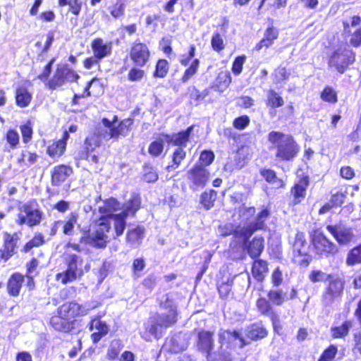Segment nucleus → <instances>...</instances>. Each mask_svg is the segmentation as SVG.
Returning <instances> with one entry per match:
<instances>
[{
  "instance_id": "nucleus-5",
  "label": "nucleus",
  "mask_w": 361,
  "mask_h": 361,
  "mask_svg": "<svg viewBox=\"0 0 361 361\" xmlns=\"http://www.w3.org/2000/svg\"><path fill=\"white\" fill-rule=\"evenodd\" d=\"M267 139L276 149L275 157L279 161H292L300 152V146L294 137L290 134L272 130L269 133Z\"/></svg>"
},
{
  "instance_id": "nucleus-27",
  "label": "nucleus",
  "mask_w": 361,
  "mask_h": 361,
  "mask_svg": "<svg viewBox=\"0 0 361 361\" xmlns=\"http://www.w3.org/2000/svg\"><path fill=\"white\" fill-rule=\"evenodd\" d=\"M346 198L344 192L337 191L331 195L328 202L323 204L318 210V214L322 216L330 212L332 209L340 207L343 205Z\"/></svg>"
},
{
  "instance_id": "nucleus-10",
  "label": "nucleus",
  "mask_w": 361,
  "mask_h": 361,
  "mask_svg": "<svg viewBox=\"0 0 361 361\" xmlns=\"http://www.w3.org/2000/svg\"><path fill=\"white\" fill-rule=\"evenodd\" d=\"M327 283L322 294V300L325 306H329L341 300L345 289V281L339 276L328 274Z\"/></svg>"
},
{
  "instance_id": "nucleus-41",
  "label": "nucleus",
  "mask_w": 361,
  "mask_h": 361,
  "mask_svg": "<svg viewBox=\"0 0 361 361\" xmlns=\"http://www.w3.org/2000/svg\"><path fill=\"white\" fill-rule=\"evenodd\" d=\"M353 326V320L346 319L341 325L331 326L330 329L331 338L339 339L346 337L349 334Z\"/></svg>"
},
{
  "instance_id": "nucleus-60",
  "label": "nucleus",
  "mask_w": 361,
  "mask_h": 361,
  "mask_svg": "<svg viewBox=\"0 0 361 361\" xmlns=\"http://www.w3.org/2000/svg\"><path fill=\"white\" fill-rule=\"evenodd\" d=\"M233 285V279L228 278L217 286V290L221 299H226L230 295Z\"/></svg>"
},
{
  "instance_id": "nucleus-50",
  "label": "nucleus",
  "mask_w": 361,
  "mask_h": 361,
  "mask_svg": "<svg viewBox=\"0 0 361 361\" xmlns=\"http://www.w3.org/2000/svg\"><path fill=\"white\" fill-rule=\"evenodd\" d=\"M58 5L59 7L68 6V12L78 16L81 12L82 3L81 0H58Z\"/></svg>"
},
{
  "instance_id": "nucleus-24",
  "label": "nucleus",
  "mask_w": 361,
  "mask_h": 361,
  "mask_svg": "<svg viewBox=\"0 0 361 361\" xmlns=\"http://www.w3.org/2000/svg\"><path fill=\"white\" fill-rule=\"evenodd\" d=\"M24 274L15 271L11 274L6 283V291L11 297H18L25 282Z\"/></svg>"
},
{
  "instance_id": "nucleus-64",
  "label": "nucleus",
  "mask_w": 361,
  "mask_h": 361,
  "mask_svg": "<svg viewBox=\"0 0 361 361\" xmlns=\"http://www.w3.org/2000/svg\"><path fill=\"white\" fill-rule=\"evenodd\" d=\"M211 47L214 51L218 53H220L225 49L224 39L219 32H214L212 36Z\"/></svg>"
},
{
  "instance_id": "nucleus-9",
  "label": "nucleus",
  "mask_w": 361,
  "mask_h": 361,
  "mask_svg": "<svg viewBox=\"0 0 361 361\" xmlns=\"http://www.w3.org/2000/svg\"><path fill=\"white\" fill-rule=\"evenodd\" d=\"M164 308H169L167 314H158L157 313L155 317H151L152 321L151 325L146 329V331L149 335L153 336L156 338H159L161 335V332L159 331V328H169L174 325L178 321V312L176 307L174 305H169V306H164Z\"/></svg>"
},
{
  "instance_id": "nucleus-55",
  "label": "nucleus",
  "mask_w": 361,
  "mask_h": 361,
  "mask_svg": "<svg viewBox=\"0 0 361 361\" xmlns=\"http://www.w3.org/2000/svg\"><path fill=\"white\" fill-rule=\"evenodd\" d=\"M200 63L199 59H193L189 66L184 71L181 75L180 81L185 83L192 78L197 73Z\"/></svg>"
},
{
  "instance_id": "nucleus-22",
  "label": "nucleus",
  "mask_w": 361,
  "mask_h": 361,
  "mask_svg": "<svg viewBox=\"0 0 361 361\" xmlns=\"http://www.w3.org/2000/svg\"><path fill=\"white\" fill-rule=\"evenodd\" d=\"M269 215L270 210L267 207L263 208L257 213L254 222L244 226L243 233L248 238V239L250 238L255 231L265 229L266 221L269 218Z\"/></svg>"
},
{
  "instance_id": "nucleus-63",
  "label": "nucleus",
  "mask_w": 361,
  "mask_h": 361,
  "mask_svg": "<svg viewBox=\"0 0 361 361\" xmlns=\"http://www.w3.org/2000/svg\"><path fill=\"white\" fill-rule=\"evenodd\" d=\"M337 353V347L331 344L322 352L318 358V361H334Z\"/></svg>"
},
{
  "instance_id": "nucleus-32",
  "label": "nucleus",
  "mask_w": 361,
  "mask_h": 361,
  "mask_svg": "<svg viewBox=\"0 0 361 361\" xmlns=\"http://www.w3.org/2000/svg\"><path fill=\"white\" fill-rule=\"evenodd\" d=\"M39 265V261L36 257H32L25 264L26 286L29 291H32L35 288V277L39 274L37 270Z\"/></svg>"
},
{
  "instance_id": "nucleus-47",
  "label": "nucleus",
  "mask_w": 361,
  "mask_h": 361,
  "mask_svg": "<svg viewBox=\"0 0 361 361\" xmlns=\"http://www.w3.org/2000/svg\"><path fill=\"white\" fill-rule=\"evenodd\" d=\"M127 0H116L109 7L110 15L114 19H118L124 16Z\"/></svg>"
},
{
  "instance_id": "nucleus-21",
  "label": "nucleus",
  "mask_w": 361,
  "mask_h": 361,
  "mask_svg": "<svg viewBox=\"0 0 361 361\" xmlns=\"http://www.w3.org/2000/svg\"><path fill=\"white\" fill-rule=\"evenodd\" d=\"M73 174V169L69 164H60L53 167L50 172L51 185L59 187Z\"/></svg>"
},
{
  "instance_id": "nucleus-34",
  "label": "nucleus",
  "mask_w": 361,
  "mask_h": 361,
  "mask_svg": "<svg viewBox=\"0 0 361 361\" xmlns=\"http://www.w3.org/2000/svg\"><path fill=\"white\" fill-rule=\"evenodd\" d=\"M16 105L20 108H25L30 105L33 97L32 93L24 85H18L14 92Z\"/></svg>"
},
{
  "instance_id": "nucleus-48",
  "label": "nucleus",
  "mask_w": 361,
  "mask_h": 361,
  "mask_svg": "<svg viewBox=\"0 0 361 361\" xmlns=\"http://www.w3.org/2000/svg\"><path fill=\"white\" fill-rule=\"evenodd\" d=\"M231 81L232 78L228 71H221L219 73L213 87L217 90L223 91L228 87Z\"/></svg>"
},
{
  "instance_id": "nucleus-20",
  "label": "nucleus",
  "mask_w": 361,
  "mask_h": 361,
  "mask_svg": "<svg viewBox=\"0 0 361 361\" xmlns=\"http://www.w3.org/2000/svg\"><path fill=\"white\" fill-rule=\"evenodd\" d=\"M214 332L209 330L200 329L196 335V346L197 350L209 358L214 348Z\"/></svg>"
},
{
  "instance_id": "nucleus-7",
  "label": "nucleus",
  "mask_w": 361,
  "mask_h": 361,
  "mask_svg": "<svg viewBox=\"0 0 361 361\" xmlns=\"http://www.w3.org/2000/svg\"><path fill=\"white\" fill-rule=\"evenodd\" d=\"M83 259L75 254L71 253L65 258L66 270L56 274V280L62 284H67L80 279L85 272L90 270V265L85 266V270L82 267Z\"/></svg>"
},
{
  "instance_id": "nucleus-36",
  "label": "nucleus",
  "mask_w": 361,
  "mask_h": 361,
  "mask_svg": "<svg viewBox=\"0 0 361 361\" xmlns=\"http://www.w3.org/2000/svg\"><path fill=\"white\" fill-rule=\"evenodd\" d=\"M145 228L140 225L129 228L126 232V241L130 246L138 247L145 237Z\"/></svg>"
},
{
  "instance_id": "nucleus-29",
  "label": "nucleus",
  "mask_w": 361,
  "mask_h": 361,
  "mask_svg": "<svg viewBox=\"0 0 361 361\" xmlns=\"http://www.w3.org/2000/svg\"><path fill=\"white\" fill-rule=\"evenodd\" d=\"M218 230L221 237L224 238L233 235L235 238H242L245 241L248 240V238L243 233L244 226H241L240 224L226 222L219 225Z\"/></svg>"
},
{
  "instance_id": "nucleus-18",
  "label": "nucleus",
  "mask_w": 361,
  "mask_h": 361,
  "mask_svg": "<svg viewBox=\"0 0 361 361\" xmlns=\"http://www.w3.org/2000/svg\"><path fill=\"white\" fill-rule=\"evenodd\" d=\"M209 171L207 168L194 164L188 171L190 189L196 191L200 188H204L209 179Z\"/></svg>"
},
{
  "instance_id": "nucleus-1",
  "label": "nucleus",
  "mask_w": 361,
  "mask_h": 361,
  "mask_svg": "<svg viewBox=\"0 0 361 361\" xmlns=\"http://www.w3.org/2000/svg\"><path fill=\"white\" fill-rule=\"evenodd\" d=\"M118 201L113 197L106 199L104 204L98 207V212L101 214L94 221L97 228L93 233L90 229H85L79 238L78 243L68 241L66 247L73 250L80 252L82 250V245H90L95 249H105L109 243L107 233L110 231L111 219H113L114 212L119 209Z\"/></svg>"
},
{
  "instance_id": "nucleus-25",
  "label": "nucleus",
  "mask_w": 361,
  "mask_h": 361,
  "mask_svg": "<svg viewBox=\"0 0 361 361\" xmlns=\"http://www.w3.org/2000/svg\"><path fill=\"white\" fill-rule=\"evenodd\" d=\"M233 337V339H238L240 341V348H243L249 344L247 341L243 338L240 332L237 330H225L219 334V343L221 346H225L227 349H232L234 348L233 343L230 341V337Z\"/></svg>"
},
{
  "instance_id": "nucleus-30",
  "label": "nucleus",
  "mask_w": 361,
  "mask_h": 361,
  "mask_svg": "<svg viewBox=\"0 0 361 361\" xmlns=\"http://www.w3.org/2000/svg\"><path fill=\"white\" fill-rule=\"evenodd\" d=\"M279 30L274 25H269L264 32L263 37L255 44L254 49L259 51L263 49L271 47L279 37Z\"/></svg>"
},
{
  "instance_id": "nucleus-16",
  "label": "nucleus",
  "mask_w": 361,
  "mask_h": 361,
  "mask_svg": "<svg viewBox=\"0 0 361 361\" xmlns=\"http://www.w3.org/2000/svg\"><path fill=\"white\" fill-rule=\"evenodd\" d=\"M305 235L303 232L295 234L293 250V262L301 267H307L312 260V257L302 248L306 245Z\"/></svg>"
},
{
  "instance_id": "nucleus-4",
  "label": "nucleus",
  "mask_w": 361,
  "mask_h": 361,
  "mask_svg": "<svg viewBox=\"0 0 361 361\" xmlns=\"http://www.w3.org/2000/svg\"><path fill=\"white\" fill-rule=\"evenodd\" d=\"M194 125L188 126L186 129L177 133H161L160 135L165 140V142L171 146H176L171 155V162L166 166L167 171H172L178 169L183 161L186 159L187 152L185 147L190 141V135L193 130Z\"/></svg>"
},
{
  "instance_id": "nucleus-2",
  "label": "nucleus",
  "mask_w": 361,
  "mask_h": 361,
  "mask_svg": "<svg viewBox=\"0 0 361 361\" xmlns=\"http://www.w3.org/2000/svg\"><path fill=\"white\" fill-rule=\"evenodd\" d=\"M87 314L82 305L68 301L61 305L49 319V325L56 331L70 333L78 326V319Z\"/></svg>"
},
{
  "instance_id": "nucleus-11",
  "label": "nucleus",
  "mask_w": 361,
  "mask_h": 361,
  "mask_svg": "<svg viewBox=\"0 0 361 361\" xmlns=\"http://www.w3.org/2000/svg\"><path fill=\"white\" fill-rule=\"evenodd\" d=\"M356 60L355 52L348 48H338L329 56L328 66L338 73L343 74Z\"/></svg>"
},
{
  "instance_id": "nucleus-54",
  "label": "nucleus",
  "mask_w": 361,
  "mask_h": 361,
  "mask_svg": "<svg viewBox=\"0 0 361 361\" xmlns=\"http://www.w3.org/2000/svg\"><path fill=\"white\" fill-rule=\"evenodd\" d=\"M8 147L12 149H16L20 145V135L15 128H8L4 135Z\"/></svg>"
},
{
  "instance_id": "nucleus-12",
  "label": "nucleus",
  "mask_w": 361,
  "mask_h": 361,
  "mask_svg": "<svg viewBox=\"0 0 361 361\" xmlns=\"http://www.w3.org/2000/svg\"><path fill=\"white\" fill-rule=\"evenodd\" d=\"M80 75L67 64L58 66L51 78L45 82V86L49 90L61 88L67 82H77Z\"/></svg>"
},
{
  "instance_id": "nucleus-44",
  "label": "nucleus",
  "mask_w": 361,
  "mask_h": 361,
  "mask_svg": "<svg viewBox=\"0 0 361 361\" xmlns=\"http://www.w3.org/2000/svg\"><path fill=\"white\" fill-rule=\"evenodd\" d=\"M259 173L267 183L276 184L278 188H283L286 185L284 180L278 178L276 171L271 169H261Z\"/></svg>"
},
{
  "instance_id": "nucleus-13",
  "label": "nucleus",
  "mask_w": 361,
  "mask_h": 361,
  "mask_svg": "<svg viewBox=\"0 0 361 361\" xmlns=\"http://www.w3.org/2000/svg\"><path fill=\"white\" fill-rule=\"evenodd\" d=\"M102 145V135L99 132H94L84 140L83 147L78 153V159L85 160L91 164H97L99 162V154L96 148Z\"/></svg>"
},
{
  "instance_id": "nucleus-35",
  "label": "nucleus",
  "mask_w": 361,
  "mask_h": 361,
  "mask_svg": "<svg viewBox=\"0 0 361 361\" xmlns=\"http://www.w3.org/2000/svg\"><path fill=\"white\" fill-rule=\"evenodd\" d=\"M269 334L268 330L260 323L250 324L245 331V336L251 341H257L266 338Z\"/></svg>"
},
{
  "instance_id": "nucleus-15",
  "label": "nucleus",
  "mask_w": 361,
  "mask_h": 361,
  "mask_svg": "<svg viewBox=\"0 0 361 361\" xmlns=\"http://www.w3.org/2000/svg\"><path fill=\"white\" fill-rule=\"evenodd\" d=\"M128 56L134 66L144 67L149 61L151 51L146 43L136 39L130 44Z\"/></svg>"
},
{
  "instance_id": "nucleus-3",
  "label": "nucleus",
  "mask_w": 361,
  "mask_h": 361,
  "mask_svg": "<svg viewBox=\"0 0 361 361\" xmlns=\"http://www.w3.org/2000/svg\"><path fill=\"white\" fill-rule=\"evenodd\" d=\"M298 290L295 287L291 288L288 298L285 296L281 289H270L267 294V298L262 295L257 298L256 310L259 315L268 317L270 319L274 331L277 332L278 328L280 327L279 325L280 318L273 306H281L288 300L298 298Z\"/></svg>"
},
{
  "instance_id": "nucleus-43",
  "label": "nucleus",
  "mask_w": 361,
  "mask_h": 361,
  "mask_svg": "<svg viewBox=\"0 0 361 361\" xmlns=\"http://www.w3.org/2000/svg\"><path fill=\"white\" fill-rule=\"evenodd\" d=\"M285 104L283 97L274 89L267 91L265 104L269 109H276L283 106Z\"/></svg>"
},
{
  "instance_id": "nucleus-26",
  "label": "nucleus",
  "mask_w": 361,
  "mask_h": 361,
  "mask_svg": "<svg viewBox=\"0 0 361 361\" xmlns=\"http://www.w3.org/2000/svg\"><path fill=\"white\" fill-rule=\"evenodd\" d=\"M134 121L131 118H126L121 120L117 125L114 124V126L109 132V137L118 140L119 137H126L132 130Z\"/></svg>"
},
{
  "instance_id": "nucleus-49",
  "label": "nucleus",
  "mask_w": 361,
  "mask_h": 361,
  "mask_svg": "<svg viewBox=\"0 0 361 361\" xmlns=\"http://www.w3.org/2000/svg\"><path fill=\"white\" fill-rule=\"evenodd\" d=\"M320 98L323 102L331 104H334L338 101L337 91L330 85H326L324 87L322 90L320 92Z\"/></svg>"
},
{
  "instance_id": "nucleus-58",
  "label": "nucleus",
  "mask_w": 361,
  "mask_h": 361,
  "mask_svg": "<svg viewBox=\"0 0 361 361\" xmlns=\"http://www.w3.org/2000/svg\"><path fill=\"white\" fill-rule=\"evenodd\" d=\"M159 178V175L155 169L149 163L143 166V179L147 183H154Z\"/></svg>"
},
{
  "instance_id": "nucleus-62",
  "label": "nucleus",
  "mask_w": 361,
  "mask_h": 361,
  "mask_svg": "<svg viewBox=\"0 0 361 361\" xmlns=\"http://www.w3.org/2000/svg\"><path fill=\"white\" fill-rule=\"evenodd\" d=\"M140 68L141 67H137L133 65V66L130 68L127 75V79L128 81L137 82L144 78L145 76V71Z\"/></svg>"
},
{
  "instance_id": "nucleus-33",
  "label": "nucleus",
  "mask_w": 361,
  "mask_h": 361,
  "mask_svg": "<svg viewBox=\"0 0 361 361\" xmlns=\"http://www.w3.org/2000/svg\"><path fill=\"white\" fill-rule=\"evenodd\" d=\"M93 55L102 60L110 55L112 51L111 42H105L101 37H96L91 42Z\"/></svg>"
},
{
  "instance_id": "nucleus-39",
  "label": "nucleus",
  "mask_w": 361,
  "mask_h": 361,
  "mask_svg": "<svg viewBox=\"0 0 361 361\" xmlns=\"http://www.w3.org/2000/svg\"><path fill=\"white\" fill-rule=\"evenodd\" d=\"M170 69L171 65L167 59H158L155 63L152 76L155 79H164L169 75Z\"/></svg>"
},
{
  "instance_id": "nucleus-45",
  "label": "nucleus",
  "mask_w": 361,
  "mask_h": 361,
  "mask_svg": "<svg viewBox=\"0 0 361 361\" xmlns=\"http://www.w3.org/2000/svg\"><path fill=\"white\" fill-rule=\"evenodd\" d=\"M217 197V192L214 189L204 190L200 195V202L202 206L209 210L214 206Z\"/></svg>"
},
{
  "instance_id": "nucleus-56",
  "label": "nucleus",
  "mask_w": 361,
  "mask_h": 361,
  "mask_svg": "<svg viewBox=\"0 0 361 361\" xmlns=\"http://www.w3.org/2000/svg\"><path fill=\"white\" fill-rule=\"evenodd\" d=\"M188 90L190 99L195 102L196 104L202 102L209 93L208 88L200 91L195 86L189 87Z\"/></svg>"
},
{
  "instance_id": "nucleus-8",
  "label": "nucleus",
  "mask_w": 361,
  "mask_h": 361,
  "mask_svg": "<svg viewBox=\"0 0 361 361\" xmlns=\"http://www.w3.org/2000/svg\"><path fill=\"white\" fill-rule=\"evenodd\" d=\"M20 210L23 214L20 212L17 214L16 224L18 226L27 225L28 227H34L40 224L44 213L35 199L23 204Z\"/></svg>"
},
{
  "instance_id": "nucleus-38",
  "label": "nucleus",
  "mask_w": 361,
  "mask_h": 361,
  "mask_svg": "<svg viewBox=\"0 0 361 361\" xmlns=\"http://www.w3.org/2000/svg\"><path fill=\"white\" fill-rule=\"evenodd\" d=\"M131 212L125 207L124 209L118 214H115L112 219L114 220V228L116 237L121 236L126 227V219Z\"/></svg>"
},
{
  "instance_id": "nucleus-28",
  "label": "nucleus",
  "mask_w": 361,
  "mask_h": 361,
  "mask_svg": "<svg viewBox=\"0 0 361 361\" xmlns=\"http://www.w3.org/2000/svg\"><path fill=\"white\" fill-rule=\"evenodd\" d=\"M102 315L92 318L89 323V329L92 331L95 328L97 331L91 334L90 338L93 343H97L103 337L107 335L109 327L106 322L100 319Z\"/></svg>"
},
{
  "instance_id": "nucleus-6",
  "label": "nucleus",
  "mask_w": 361,
  "mask_h": 361,
  "mask_svg": "<svg viewBox=\"0 0 361 361\" xmlns=\"http://www.w3.org/2000/svg\"><path fill=\"white\" fill-rule=\"evenodd\" d=\"M310 252L317 259L334 257L339 252V247L330 239L321 228L312 229L309 233Z\"/></svg>"
},
{
  "instance_id": "nucleus-52",
  "label": "nucleus",
  "mask_w": 361,
  "mask_h": 361,
  "mask_svg": "<svg viewBox=\"0 0 361 361\" xmlns=\"http://www.w3.org/2000/svg\"><path fill=\"white\" fill-rule=\"evenodd\" d=\"M19 129L22 135L23 142L25 145L30 143L33 137V126L30 121H26L19 126Z\"/></svg>"
},
{
  "instance_id": "nucleus-37",
  "label": "nucleus",
  "mask_w": 361,
  "mask_h": 361,
  "mask_svg": "<svg viewBox=\"0 0 361 361\" xmlns=\"http://www.w3.org/2000/svg\"><path fill=\"white\" fill-rule=\"evenodd\" d=\"M79 215L75 212L68 214L63 220H59L61 226V233L66 236L73 235L75 226L78 224Z\"/></svg>"
},
{
  "instance_id": "nucleus-14",
  "label": "nucleus",
  "mask_w": 361,
  "mask_h": 361,
  "mask_svg": "<svg viewBox=\"0 0 361 361\" xmlns=\"http://www.w3.org/2000/svg\"><path fill=\"white\" fill-rule=\"evenodd\" d=\"M310 184V177L307 172L297 174V179L290 188L293 206L300 204L306 197L307 189Z\"/></svg>"
},
{
  "instance_id": "nucleus-23",
  "label": "nucleus",
  "mask_w": 361,
  "mask_h": 361,
  "mask_svg": "<svg viewBox=\"0 0 361 361\" xmlns=\"http://www.w3.org/2000/svg\"><path fill=\"white\" fill-rule=\"evenodd\" d=\"M244 250L251 259L258 258L264 250V238L258 235L254 236L250 240H243Z\"/></svg>"
},
{
  "instance_id": "nucleus-61",
  "label": "nucleus",
  "mask_w": 361,
  "mask_h": 361,
  "mask_svg": "<svg viewBox=\"0 0 361 361\" xmlns=\"http://www.w3.org/2000/svg\"><path fill=\"white\" fill-rule=\"evenodd\" d=\"M141 207V197L138 194H135L126 202V207L131 212V216H134L137 211Z\"/></svg>"
},
{
  "instance_id": "nucleus-53",
  "label": "nucleus",
  "mask_w": 361,
  "mask_h": 361,
  "mask_svg": "<svg viewBox=\"0 0 361 361\" xmlns=\"http://www.w3.org/2000/svg\"><path fill=\"white\" fill-rule=\"evenodd\" d=\"M123 348V345L121 340L112 341L106 352V359L109 361H116L118 358V355Z\"/></svg>"
},
{
  "instance_id": "nucleus-31",
  "label": "nucleus",
  "mask_w": 361,
  "mask_h": 361,
  "mask_svg": "<svg viewBox=\"0 0 361 361\" xmlns=\"http://www.w3.org/2000/svg\"><path fill=\"white\" fill-rule=\"evenodd\" d=\"M252 259V275L257 282L262 283L269 273V263L259 257Z\"/></svg>"
},
{
  "instance_id": "nucleus-46",
  "label": "nucleus",
  "mask_w": 361,
  "mask_h": 361,
  "mask_svg": "<svg viewBox=\"0 0 361 361\" xmlns=\"http://www.w3.org/2000/svg\"><path fill=\"white\" fill-rule=\"evenodd\" d=\"M345 264L348 267L361 264V243L348 250L345 258Z\"/></svg>"
},
{
  "instance_id": "nucleus-51",
  "label": "nucleus",
  "mask_w": 361,
  "mask_h": 361,
  "mask_svg": "<svg viewBox=\"0 0 361 361\" xmlns=\"http://www.w3.org/2000/svg\"><path fill=\"white\" fill-rule=\"evenodd\" d=\"M164 141L165 140L159 135V139L153 140L148 147V153L152 157H160L164 150Z\"/></svg>"
},
{
  "instance_id": "nucleus-59",
  "label": "nucleus",
  "mask_w": 361,
  "mask_h": 361,
  "mask_svg": "<svg viewBox=\"0 0 361 361\" xmlns=\"http://www.w3.org/2000/svg\"><path fill=\"white\" fill-rule=\"evenodd\" d=\"M96 80H98V78L97 77H94L92 78L90 80H89L85 87H84V90H83V93L82 94H74L73 97H72V99H71V105L74 106V105H77L79 104V99L80 98H84V97H89L91 96V92H90V87L92 85V83L96 81Z\"/></svg>"
},
{
  "instance_id": "nucleus-57",
  "label": "nucleus",
  "mask_w": 361,
  "mask_h": 361,
  "mask_svg": "<svg viewBox=\"0 0 361 361\" xmlns=\"http://www.w3.org/2000/svg\"><path fill=\"white\" fill-rule=\"evenodd\" d=\"M214 159L215 154L212 150L204 149L200 152L198 162L195 165L207 168V166H209L214 162Z\"/></svg>"
},
{
  "instance_id": "nucleus-42",
  "label": "nucleus",
  "mask_w": 361,
  "mask_h": 361,
  "mask_svg": "<svg viewBox=\"0 0 361 361\" xmlns=\"http://www.w3.org/2000/svg\"><path fill=\"white\" fill-rule=\"evenodd\" d=\"M46 243L45 236L42 232H35L32 237L21 248V252L28 253L34 248L43 246Z\"/></svg>"
},
{
  "instance_id": "nucleus-40",
  "label": "nucleus",
  "mask_w": 361,
  "mask_h": 361,
  "mask_svg": "<svg viewBox=\"0 0 361 361\" xmlns=\"http://www.w3.org/2000/svg\"><path fill=\"white\" fill-rule=\"evenodd\" d=\"M66 147L61 141L54 140L47 145L46 153L54 161H58L65 154Z\"/></svg>"
},
{
  "instance_id": "nucleus-19",
  "label": "nucleus",
  "mask_w": 361,
  "mask_h": 361,
  "mask_svg": "<svg viewBox=\"0 0 361 361\" xmlns=\"http://www.w3.org/2000/svg\"><path fill=\"white\" fill-rule=\"evenodd\" d=\"M326 229L333 236L338 245H348L355 240V234L350 227H341L338 224H327Z\"/></svg>"
},
{
  "instance_id": "nucleus-17",
  "label": "nucleus",
  "mask_w": 361,
  "mask_h": 361,
  "mask_svg": "<svg viewBox=\"0 0 361 361\" xmlns=\"http://www.w3.org/2000/svg\"><path fill=\"white\" fill-rule=\"evenodd\" d=\"M18 233L7 231L3 234V245L0 249V263H6L17 253L19 240Z\"/></svg>"
}]
</instances>
